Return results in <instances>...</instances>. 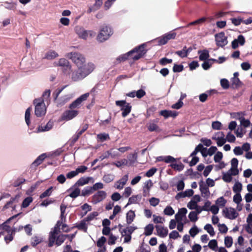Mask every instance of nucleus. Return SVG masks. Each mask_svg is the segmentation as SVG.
I'll use <instances>...</instances> for the list:
<instances>
[{
	"label": "nucleus",
	"instance_id": "37998d69",
	"mask_svg": "<svg viewBox=\"0 0 252 252\" xmlns=\"http://www.w3.org/2000/svg\"><path fill=\"white\" fill-rule=\"evenodd\" d=\"M97 137L101 142H103L107 139H110L109 134L105 133H99L97 134Z\"/></svg>",
	"mask_w": 252,
	"mask_h": 252
},
{
	"label": "nucleus",
	"instance_id": "bf43d9fd",
	"mask_svg": "<svg viewBox=\"0 0 252 252\" xmlns=\"http://www.w3.org/2000/svg\"><path fill=\"white\" fill-rule=\"evenodd\" d=\"M103 180L105 183H110L114 180V176L111 174L105 175L103 177Z\"/></svg>",
	"mask_w": 252,
	"mask_h": 252
},
{
	"label": "nucleus",
	"instance_id": "0eeeda50",
	"mask_svg": "<svg viewBox=\"0 0 252 252\" xmlns=\"http://www.w3.org/2000/svg\"><path fill=\"white\" fill-rule=\"evenodd\" d=\"M116 105L121 107V110L122 111V116L123 117L127 116L131 110V106L130 103L126 102V100H117Z\"/></svg>",
	"mask_w": 252,
	"mask_h": 252
},
{
	"label": "nucleus",
	"instance_id": "f257e3e1",
	"mask_svg": "<svg viewBox=\"0 0 252 252\" xmlns=\"http://www.w3.org/2000/svg\"><path fill=\"white\" fill-rule=\"evenodd\" d=\"M145 44H142L138 46L135 47L131 51L128 52L126 54H122L119 56L114 62L115 64H119L122 62L126 61L130 58L135 52H137V55H134L131 57V59L133 61H137L141 58L146 53L147 50H145Z\"/></svg>",
	"mask_w": 252,
	"mask_h": 252
},
{
	"label": "nucleus",
	"instance_id": "f3484780",
	"mask_svg": "<svg viewBox=\"0 0 252 252\" xmlns=\"http://www.w3.org/2000/svg\"><path fill=\"white\" fill-rule=\"evenodd\" d=\"M245 43V39L243 35H239L237 39H235L232 41L231 46L233 49H236L238 47L239 44L240 45H243Z\"/></svg>",
	"mask_w": 252,
	"mask_h": 252
},
{
	"label": "nucleus",
	"instance_id": "49530a36",
	"mask_svg": "<svg viewBox=\"0 0 252 252\" xmlns=\"http://www.w3.org/2000/svg\"><path fill=\"white\" fill-rule=\"evenodd\" d=\"M33 199L32 197H27L22 202V206L23 208H26L29 206L30 203L32 201Z\"/></svg>",
	"mask_w": 252,
	"mask_h": 252
},
{
	"label": "nucleus",
	"instance_id": "20e7f679",
	"mask_svg": "<svg viewBox=\"0 0 252 252\" xmlns=\"http://www.w3.org/2000/svg\"><path fill=\"white\" fill-rule=\"evenodd\" d=\"M113 33V30L111 28L104 25L100 29L99 32L96 36V40L99 42H103L108 40Z\"/></svg>",
	"mask_w": 252,
	"mask_h": 252
},
{
	"label": "nucleus",
	"instance_id": "412c9836",
	"mask_svg": "<svg viewBox=\"0 0 252 252\" xmlns=\"http://www.w3.org/2000/svg\"><path fill=\"white\" fill-rule=\"evenodd\" d=\"M128 178L127 174L124 175L120 180L118 181L116 184V188L117 189H122L124 186L126 184Z\"/></svg>",
	"mask_w": 252,
	"mask_h": 252
},
{
	"label": "nucleus",
	"instance_id": "c9c22d12",
	"mask_svg": "<svg viewBox=\"0 0 252 252\" xmlns=\"http://www.w3.org/2000/svg\"><path fill=\"white\" fill-rule=\"evenodd\" d=\"M136 227H133L132 226H127L126 228L123 229V236H124V234L131 235V234L134 232V231L136 229Z\"/></svg>",
	"mask_w": 252,
	"mask_h": 252
},
{
	"label": "nucleus",
	"instance_id": "423d86ee",
	"mask_svg": "<svg viewBox=\"0 0 252 252\" xmlns=\"http://www.w3.org/2000/svg\"><path fill=\"white\" fill-rule=\"evenodd\" d=\"M33 103L35 105V115L38 117L45 115L46 112V108L43 99L41 98L35 99Z\"/></svg>",
	"mask_w": 252,
	"mask_h": 252
},
{
	"label": "nucleus",
	"instance_id": "a18cd8bd",
	"mask_svg": "<svg viewBox=\"0 0 252 252\" xmlns=\"http://www.w3.org/2000/svg\"><path fill=\"white\" fill-rule=\"evenodd\" d=\"M207 18L202 17L194 21L190 22L189 24V26L195 25L197 24H201L204 23L207 20Z\"/></svg>",
	"mask_w": 252,
	"mask_h": 252
},
{
	"label": "nucleus",
	"instance_id": "e2e57ef3",
	"mask_svg": "<svg viewBox=\"0 0 252 252\" xmlns=\"http://www.w3.org/2000/svg\"><path fill=\"white\" fill-rule=\"evenodd\" d=\"M221 124L219 121L213 122L212 124V128L216 130H219L221 129Z\"/></svg>",
	"mask_w": 252,
	"mask_h": 252
},
{
	"label": "nucleus",
	"instance_id": "4c0bfd02",
	"mask_svg": "<svg viewBox=\"0 0 252 252\" xmlns=\"http://www.w3.org/2000/svg\"><path fill=\"white\" fill-rule=\"evenodd\" d=\"M170 166L172 168L174 169L175 170L181 171L183 170L184 168V165L180 162L179 164L177 163H171Z\"/></svg>",
	"mask_w": 252,
	"mask_h": 252
},
{
	"label": "nucleus",
	"instance_id": "6e6d98bb",
	"mask_svg": "<svg viewBox=\"0 0 252 252\" xmlns=\"http://www.w3.org/2000/svg\"><path fill=\"white\" fill-rule=\"evenodd\" d=\"M184 69V66L182 64H174L173 67V71L174 72H180Z\"/></svg>",
	"mask_w": 252,
	"mask_h": 252
},
{
	"label": "nucleus",
	"instance_id": "a19ab883",
	"mask_svg": "<svg viewBox=\"0 0 252 252\" xmlns=\"http://www.w3.org/2000/svg\"><path fill=\"white\" fill-rule=\"evenodd\" d=\"M53 189V187H50L49 189H46L45 191H44L40 195V198L42 199L46 197L49 196L50 195H51Z\"/></svg>",
	"mask_w": 252,
	"mask_h": 252
},
{
	"label": "nucleus",
	"instance_id": "4be33fe9",
	"mask_svg": "<svg viewBox=\"0 0 252 252\" xmlns=\"http://www.w3.org/2000/svg\"><path fill=\"white\" fill-rule=\"evenodd\" d=\"M220 137H212V139L217 141V145L219 147L223 146L226 142V139L224 138V134L223 132H220Z\"/></svg>",
	"mask_w": 252,
	"mask_h": 252
},
{
	"label": "nucleus",
	"instance_id": "2eb2a0df",
	"mask_svg": "<svg viewBox=\"0 0 252 252\" xmlns=\"http://www.w3.org/2000/svg\"><path fill=\"white\" fill-rule=\"evenodd\" d=\"M176 34V33L174 32H171L164 34L159 38L158 41L159 44L161 45H164L166 44L169 40L175 39Z\"/></svg>",
	"mask_w": 252,
	"mask_h": 252
},
{
	"label": "nucleus",
	"instance_id": "338daca9",
	"mask_svg": "<svg viewBox=\"0 0 252 252\" xmlns=\"http://www.w3.org/2000/svg\"><path fill=\"white\" fill-rule=\"evenodd\" d=\"M241 119V124L243 125L245 127H248L250 125V121L249 120H246L244 117H240Z\"/></svg>",
	"mask_w": 252,
	"mask_h": 252
},
{
	"label": "nucleus",
	"instance_id": "680f3d73",
	"mask_svg": "<svg viewBox=\"0 0 252 252\" xmlns=\"http://www.w3.org/2000/svg\"><path fill=\"white\" fill-rule=\"evenodd\" d=\"M232 174L227 172L223 175L222 179L227 183L230 182L232 180Z\"/></svg>",
	"mask_w": 252,
	"mask_h": 252
},
{
	"label": "nucleus",
	"instance_id": "dca6fc26",
	"mask_svg": "<svg viewBox=\"0 0 252 252\" xmlns=\"http://www.w3.org/2000/svg\"><path fill=\"white\" fill-rule=\"evenodd\" d=\"M54 64L55 66L63 67L65 71L70 70L71 68L69 62L64 58L60 59L58 62H55Z\"/></svg>",
	"mask_w": 252,
	"mask_h": 252
},
{
	"label": "nucleus",
	"instance_id": "0e129e2a",
	"mask_svg": "<svg viewBox=\"0 0 252 252\" xmlns=\"http://www.w3.org/2000/svg\"><path fill=\"white\" fill-rule=\"evenodd\" d=\"M98 215V213L96 212H94L90 214L86 218L84 219L87 221H91L93 220L95 217Z\"/></svg>",
	"mask_w": 252,
	"mask_h": 252
},
{
	"label": "nucleus",
	"instance_id": "bb28decb",
	"mask_svg": "<svg viewBox=\"0 0 252 252\" xmlns=\"http://www.w3.org/2000/svg\"><path fill=\"white\" fill-rule=\"evenodd\" d=\"M243 85L242 82L239 78H232L231 79L230 86L233 89H238Z\"/></svg>",
	"mask_w": 252,
	"mask_h": 252
},
{
	"label": "nucleus",
	"instance_id": "5701e85b",
	"mask_svg": "<svg viewBox=\"0 0 252 252\" xmlns=\"http://www.w3.org/2000/svg\"><path fill=\"white\" fill-rule=\"evenodd\" d=\"M156 160L158 161H164L167 163L176 161V159L171 156H159L157 158Z\"/></svg>",
	"mask_w": 252,
	"mask_h": 252
},
{
	"label": "nucleus",
	"instance_id": "5fc2aeb1",
	"mask_svg": "<svg viewBox=\"0 0 252 252\" xmlns=\"http://www.w3.org/2000/svg\"><path fill=\"white\" fill-rule=\"evenodd\" d=\"M220 85L224 89H227L229 87V83L227 79H222L220 80Z\"/></svg>",
	"mask_w": 252,
	"mask_h": 252
},
{
	"label": "nucleus",
	"instance_id": "2f4dec72",
	"mask_svg": "<svg viewBox=\"0 0 252 252\" xmlns=\"http://www.w3.org/2000/svg\"><path fill=\"white\" fill-rule=\"evenodd\" d=\"M90 181V178L89 177H82L80 178L77 182L75 184L74 186H82L89 183Z\"/></svg>",
	"mask_w": 252,
	"mask_h": 252
},
{
	"label": "nucleus",
	"instance_id": "69168bd1",
	"mask_svg": "<svg viewBox=\"0 0 252 252\" xmlns=\"http://www.w3.org/2000/svg\"><path fill=\"white\" fill-rule=\"evenodd\" d=\"M198 232L199 230L196 226L192 227L189 231V233L192 237H194Z\"/></svg>",
	"mask_w": 252,
	"mask_h": 252
},
{
	"label": "nucleus",
	"instance_id": "473e14b6",
	"mask_svg": "<svg viewBox=\"0 0 252 252\" xmlns=\"http://www.w3.org/2000/svg\"><path fill=\"white\" fill-rule=\"evenodd\" d=\"M154 227L153 224H149L145 227L144 235L146 236H150L153 233Z\"/></svg>",
	"mask_w": 252,
	"mask_h": 252
},
{
	"label": "nucleus",
	"instance_id": "ddd939ff",
	"mask_svg": "<svg viewBox=\"0 0 252 252\" xmlns=\"http://www.w3.org/2000/svg\"><path fill=\"white\" fill-rule=\"evenodd\" d=\"M76 32L80 38L86 39L89 36L92 37L95 35V32L93 31H87L80 29L76 30Z\"/></svg>",
	"mask_w": 252,
	"mask_h": 252
},
{
	"label": "nucleus",
	"instance_id": "09e8293b",
	"mask_svg": "<svg viewBox=\"0 0 252 252\" xmlns=\"http://www.w3.org/2000/svg\"><path fill=\"white\" fill-rule=\"evenodd\" d=\"M164 214L167 216H172L174 214V210L170 206H167L164 210Z\"/></svg>",
	"mask_w": 252,
	"mask_h": 252
},
{
	"label": "nucleus",
	"instance_id": "a878e982",
	"mask_svg": "<svg viewBox=\"0 0 252 252\" xmlns=\"http://www.w3.org/2000/svg\"><path fill=\"white\" fill-rule=\"evenodd\" d=\"M198 54H199V59L200 61H207L210 57L209 51L206 49L198 51Z\"/></svg>",
	"mask_w": 252,
	"mask_h": 252
},
{
	"label": "nucleus",
	"instance_id": "603ef678",
	"mask_svg": "<svg viewBox=\"0 0 252 252\" xmlns=\"http://www.w3.org/2000/svg\"><path fill=\"white\" fill-rule=\"evenodd\" d=\"M80 189L78 188H77L69 194V196L72 198H75L80 195Z\"/></svg>",
	"mask_w": 252,
	"mask_h": 252
},
{
	"label": "nucleus",
	"instance_id": "cd10ccee",
	"mask_svg": "<svg viewBox=\"0 0 252 252\" xmlns=\"http://www.w3.org/2000/svg\"><path fill=\"white\" fill-rule=\"evenodd\" d=\"M135 217V213L133 211L130 210L126 214V223L129 225L134 220Z\"/></svg>",
	"mask_w": 252,
	"mask_h": 252
},
{
	"label": "nucleus",
	"instance_id": "c756f323",
	"mask_svg": "<svg viewBox=\"0 0 252 252\" xmlns=\"http://www.w3.org/2000/svg\"><path fill=\"white\" fill-rule=\"evenodd\" d=\"M47 157L46 154H42L38 156L36 159L33 162L32 165L37 166L43 161L44 159Z\"/></svg>",
	"mask_w": 252,
	"mask_h": 252
},
{
	"label": "nucleus",
	"instance_id": "864d4df0",
	"mask_svg": "<svg viewBox=\"0 0 252 252\" xmlns=\"http://www.w3.org/2000/svg\"><path fill=\"white\" fill-rule=\"evenodd\" d=\"M208 247L210 249L215 250L218 247V243L217 240L213 239L210 241L208 244Z\"/></svg>",
	"mask_w": 252,
	"mask_h": 252
},
{
	"label": "nucleus",
	"instance_id": "e433bc0d",
	"mask_svg": "<svg viewBox=\"0 0 252 252\" xmlns=\"http://www.w3.org/2000/svg\"><path fill=\"white\" fill-rule=\"evenodd\" d=\"M242 189V185L239 182H236L233 187V191L236 193H240Z\"/></svg>",
	"mask_w": 252,
	"mask_h": 252
},
{
	"label": "nucleus",
	"instance_id": "7ed1b4c3",
	"mask_svg": "<svg viewBox=\"0 0 252 252\" xmlns=\"http://www.w3.org/2000/svg\"><path fill=\"white\" fill-rule=\"evenodd\" d=\"M60 232V230L57 227H54L53 231H51L49 234L48 246L52 247L55 242L57 246H60L63 244L66 239L65 234H61L58 237L57 235Z\"/></svg>",
	"mask_w": 252,
	"mask_h": 252
},
{
	"label": "nucleus",
	"instance_id": "79ce46f5",
	"mask_svg": "<svg viewBox=\"0 0 252 252\" xmlns=\"http://www.w3.org/2000/svg\"><path fill=\"white\" fill-rule=\"evenodd\" d=\"M226 200L224 198L223 196L218 198L216 201L217 205L220 207H224L226 203Z\"/></svg>",
	"mask_w": 252,
	"mask_h": 252
},
{
	"label": "nucleus",
	"instance_id": "c85d7f7f",
	"mask_svg": "<svg viewBox=\"0 0 252 252\" xmlns=\"http://www.w3.org/2000/svg\"><path fill=\"white\" fill-rule=\"evenodd\" d=\"M59 56L58 54L54 50H50L45 55V59L47 60H53Z\"/></svg>",
	"mask_w": 252,
	"mask_h": 252
},
{
	"label": "nucleus",
	"instance_id": "3c124183",
	"mask_svg": "<svg viewBox=\"0 0 252 252\" xmlns=\"http://www.w3.org/2000/svg\"><path fill=\"white\" fill-rule=\"evenodd\" d=\"M25 182L26 180L24 178H19L14 182L12 185L14 187H18Z\"/></svg>",
	"mask_w": 252,
	"mask_h": 252
},
{
	"label": "nucleus",
	"instance_id": "9d476101",
	"mask_svg": "<svg viewBox=\"0 0 252 252\" xmlns=\"http://www.w3.org/2000/svg\"><path fill=\"white\" fill-rule=\"evenodd\" d=\"M78 114L79 111L76 110L70 109L66 110L62 115L61 119L63 121H67L75 118Z\"/></svg>",
	"mask_w": 252,
	"mask_h": 252
},
{
	"label": "nucleus",
	"instance_id": "a211bd4d",
	"mask_svg": "<svg viewBox=\"0 0 252 252\" xmlns=\"http://www.w3.org/2000/svg\"><path fill=\"white\" fill-rule=\"evenodd\" d=\"M16 216H14L8 219L5 222L0 225V229L6 232L8 234L11 233H14L15 230L12 229L10 226L7 225L6 223H8L12 219L15 218Z\"/></svg>",
	"mask_w": 252,
	"mask_h": 252
},
{
	"label": "nucleus",
	"instance_id": "ea45409f",
	"mask_svg": "<svg viewBox=\"0 0 252 252\" xmlns=\"http://www.w3.org/2000/svg\"><path fill=\"white\" fill-rule=\"evenodd\" d=\"M204 229L211 236H213L215 234L214 228L210 224H207L204 226Z\"/></svg>",
	"mask_w": 252,
	"mask_h": 252
},
{
	"label": "nucleus",
	"instance_id": "f8f14e48",
	"mask_svg": "<svg viewBox=\"0 0 252 252\" xmlns=\"http://www.w3.org/2000/svg\"><path fill=\"white\" fill-rule=\"evenodd\" d=\"M223 214L224 216L227 219L230 220H234L235 219L239 214L236 211V210L233 208L230 207L229 209L227 208H225L223 210Z\"/></svg>",
	"mask_w": 252,
	"mask_h": 252
},
{
	"label": "nucleus",
	"instance_id": "f704fd0d",
	"mask_svg": "<svg viewBox=\"0 0 252 252\" xmlns=\"http://www.w3.org/2000/svg\"><path fill=\"white\" fill-rule=\"evenodd\" d=\"M93 191L92 187H86L82 190L81 195L83 196H88L93 193Z\"/></svg>",
	"mask_w": 252,
	"mask_h": 252
},
{
	"label": "nucleus",
	"instance_id": "aec40b11",
	"mask_svg": "<svg viewBox=\"0 0 252 252\" xmlns=\"http://www.w3.org/2000/svg\"><path fill=\"white\" fill-rule=\"evenodd\" d=\"M157 231L158 235L161 237L164 238L168 234V230L167 228H164L161 225H157L155 226Z\"/></svg>",
	"mask_w": 252,
	"mask_h": 252
},
{
	"label": "nucleus",
	"instance_id": "8fccbe9b",
	"mask_svg": "<svg viewBox=\"0 0 252 252\" xmlns=\"http://www.w3.org/2000/svg\"><path fill=\"white\" fill-rule=\"evenodd\" d=\"M233 243L232 238L231 236H226L224 238V244L227 248H230Z\"/></svg>",
	"mask_w": 252,
	"mask_h": 252
},
{
	"label": "nucleus",
	"instance_id": "de8ad7c7",
	"mask_svg": "<svg viewBox=\"0 0 252 252\" xmlns=\"http://www.w3.org/2000/svg\"><path fill=\"white\" fill-rule=\"evenodd\" d=\"M189 218L192 222H195L198 220L197 213L195 211H191L189 215Z\"/></svg>",
	"mask_w": 252,
	"mask_h": 252
},
{
	"label": "nucleus",
	"instance_id": "6ab92c4d",
	"mask_svg": "<svg viewBox=\"0 0 252 252\" xmlns=\"http://www.w3.org/2000/svg\"><path fill=\"white\" fill-rule=\"evenodd\" d=\"M147 127L148 130L150 132H160L161 131V129L157 124L155 120L151 121L147 124Z\"/></svg>",
	"mask_w": 252,
	"mask_h": 252
},
{
	"label": "nucleus",
	"instance_id": "393cba45",
	"mask_svg": "<svg viewBox=\"0 0 252 252\" xmlns=\"http://www.w3.org/2000/svg\"><path fill=\"white\" fill-rule=\"evenodd\" d=\"M187 210L185 208H182L179 210L178 213H177L175 216V220L177 221H179L180 220L182 221L183 218L185 217L186 214L187 213Z\"/></svg>",
	"mask_w": 252,
	"mask_h": 252
},
{
	"label": "nucleus",
	"instance_id": "4468645a",
	"mask_svg": "<svg viewBox=\"0 0 252 252\" xmlns=\"http://www.w3.org/2000/svg\"><path fill=\"white\" fill-rule=\"evenodd\" d=\"M199 189L202 196L206 198H208L210 195V192L208 186L204 184L203 180L199 182Z\"/></svg>",
	"mask_w": 252,
	"mask_h": 252
},
{
	"label": "nucleus",
	"instance_id": "58836bf2",
	"mask_svg": "<svg viewBox=\"0 0 252 252\" xmlns=\"http://www.w3.org/2000/svg\"><path fill=\"white\" fill-rule=\"evenodd\" d=\"M32 110V108L31 107H29L27 109L25 112V121L27 125L29 126L30 124V116H31V112Z\"/></svg>",
	"mask_w": 252,
	"mask_h": 252
},
{
	"label": "nucleus",
	"instance_id": "f03ea898",
	"mask_svg": "<svg viewBox=\"0 0 252 252\" xmlns=\"http://www.w3.org/2000/svg\"><path fill=\"white\" fill-rule=\"evenodd\" d=\"M95 68L94 64L92 63H85L78 67V69L73 71L71 74V79L73 81L76 82L81 80L91 73Z\"/></svg>",
	"mask_w": 252,
	"mask_h": 252
},
{
	"label": "nucleus",
	"instance_id": "b1692460",
	"mask_svg": "<svg viewBox=\"0 0 252 252\" xmlns=\"http://www.w3.org/2000/svg\"><path fill=\"white\" fill-rule=\"evenodd\" d=\"M159 114L163 116L165 119H167L170 117L175 118L177 116V113L175 111H172L171 110H161L159 112Z\"/></svg>",
	"mask_w": 252,
	"mask_h": 252
},
{
	"label": "nucleus",
	"instance_id": "39448f33",
	"mask_svg": "<svg viewBox=\"0 0 252 252\" xmlns=\"http://www.w3.org/2000/svg\"><path fill=\"white\" fill-rule=\"evenodd\" d=\"M66 57L70 59L74 63L77 67L86 63L85 57L78 52H70L65 55Z\"/></svg>",
	"mask_w": 252,
	"mask_h": 252
},
{
	"label": "nucleus",
	"instance_id": "9b49d317",
	"mask_svg": "<svg viewBox=\"0 0 252 252\" xmlns=\"http://www.w3.org/2000/svg\"><path fill=\"white\" fill-rule=\"evenodd\" d=\"M107 193L105 191L99 190L96 192L93 196L92 198V202L94 204H96L102 200H103L106 197Z\"/></svg>",
	"mask_w": 252,
	"mask_h": 252
},
{
	"label": "nucleus",
	"instance_id": "1a4fd4ad",
	"mask_svg": "<svg viewBox=\"0 0 252 252\" xmlns=\"http://www.w3.org/2000/svg\"><path fill=\"white\" fill-rule=\"evenodd\" d=\"M90 95L89 93H85L78 98H77L76 100L73 101L71 104H70L69 106V108L70 109H73L75 108H79L81 105L82 102L83 101L87 100V98L89 97Z\"/></svg>",
	"mask_w": 252,
	"mask_h": 252
},
{
	"label": "nucleus",
	"instance_id": "4d7b16f0",
	"mask_svg": "<svg viewBox=\"0 0 252 252\" xmlns=\"http://www.w3.org/2000/svg\"><path fill=\"white\" fill-rule=\"evenodd\" d=\"M159 63L161 65H165L168 63H172V60L166 58H162L159 60Z\"/></svg>",
	"mask_w": 252,
	"mask_h": 252
},
{
	"label": "nucleus",
	"instance_id": "6e6552de",
	"mask_svg": "<svg viewBox=\"0 0 252 252\" xmlns=\"http://www.w3.org/2000/svg\"><path fill=\"white\" fill-rule=\"evenodd\" d=\"M215 38L216 45L218 47H223L228 43L227 37L223 32L216 33Z\"/></svg>",
	"mask_w": 252,
	"mask_h": 252
},
{
	"label": "nucleus",
	"instance_id": "7c9ffc66",
	"mask_svg": "<svg viewBox=\"0 0 252 252\" xmlns=\"http://www.w3.org/2000/svg\"><path fill=\"white\" fill-rule=\"evenodd\" d=\"M42 238L37 236H35L32 237L31 238V245L34 247L36 246L37 245L39 244L42 242Z\"/></svg>",
	"mask_w": 252,
	"mask_h": 252
},
{
	"label": "nucleus",
	"instance_id": "052dcab7",
	"mask_svg": "<svg viewBox=\"0 0 252 252\" xmlns=\"http://www.w3.org/2000/svg\"><path fill=\"white\" fill-rule=\"evenodd\" d=\"M222 153L221 152H217L214 156V161L215 162H219L222 158Z\"/></svg>",
	"mask_w": 252,
	"mask_h": 252
},
{
	"label": "nucleus",
	"instance_id": "72a5a7b5",
	"mask_svg": "<svg viewBox=\"0 0 252 252\" xmlns=\"http://www.w3.org/2000/svg\"><path fill=\"white\" fill-rule=\"evenodd\" d=\"M87 221L85 219L82 220L80 223L76 225V227L81 230H83L85 232H87L88 229V226L86 223Z\"/></svg>",
	"mask_w": 252,
	"mask_h": 252
},
{
	"label": "nucleus",
	"instance_id": "c03bdc74",
	"mask_svg": "<svg viewBox=\"0 0 252 252\" xmlns=\"http://www.w3.org/2000/svg\"><path fill=\"white\" fill-rule=\"evenodd\" d=\"M53 126V122L49 121L45 126H39V129L42 131H48L52 128Z\"/></svg>",
	"mask_w": 252,
	"mask_h": 252
},
{
	"label": "nucleus",
	"instance_id": "774afa93",
	"mask_svg": "<svg viewBox=\"0 0 252 252\" xmlns=\"http://www.w3.org/2000/svg\"><path fill=\"white\" fill-rule=\"evenodd\" d=\"M106 239L105 237L104 236H102L97 241V246L98 247H102L104 243L106 242Z\"/></svg>",
	"mask_w": 252,
	"mask_h": 252
},
{
	"label": "nucleus",
	"instance_id": "13d9d810",
	"mask_svg": "<svg viewBox=\"0 0 252 252\" xmlns=\"http://www.w3.org/2000/svg\"><path fill=\"white\" fill-rule=\"evenodd\" d=\"M156 107L155 106H151L147 110V118L150 117L154 115L155 112L156 111Z\"/></svg>",
	"mask_w": 252,
	"mask_h": 252
}]
</instances>
